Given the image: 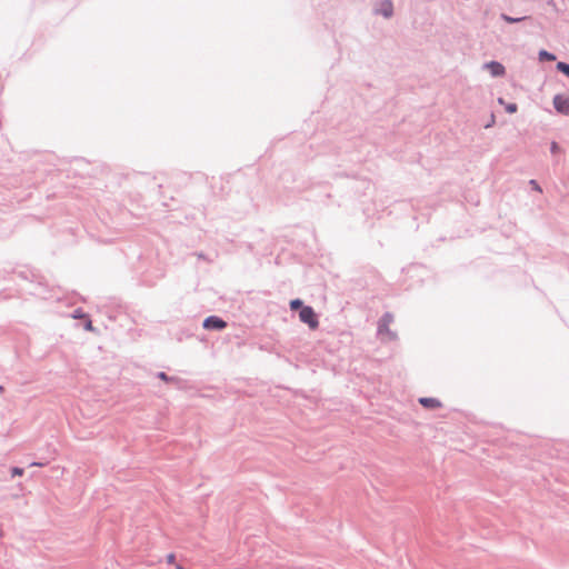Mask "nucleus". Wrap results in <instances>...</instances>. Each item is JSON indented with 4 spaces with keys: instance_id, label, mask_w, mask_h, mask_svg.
<instances>
[{
    "instance_id": "nucleus-1",
    "label": "nucleus",
    "mask_w": 569,
    "mask_h": 569,
    "mask_svg": "<svg viewBox=\"0 0 569 569\" xmlns=\"http://www.w3.org/2000/svg\"><path fill=\"white\" fill-rule=\"evenodd\" d=\"M299 318L312 330L317 329L319 326L318 317L311 307H302L299 312Z\"/></svg>"
},
{
    "instance_id": "nucleus-2",
    "label": "nucleus",
    "mask_w": 569,
    "mask_h": 569,
    "mask_svg": "<svg viewBox=\"0 0 569 569\" xmlns=\"http://www.w3.org/2000/svg\"><path fill=\"white\" fill-rule=\"evenodd\" d=\"M553 106L559 113L569 114V96L557 94L553 98Z\"/></svg>"
},
{
    "instance_id": "nucleus-3",
    "label": "nucleus",
    "mask_w": 569,
    "mask_h": 569,
    "mask_svg": "<svg viewBox=\"0 0 569 569\" xmlns=\"http://www.w3.org/2000/svg\"><path fill=\"white\" fill-rule=\"evenodd\" d=\"M226 326L227 323L222 319L214 316L208 317L203 322L206 329H223Z\"/></svg>"
},
{
    "instance_id": "nucleus-4",
    "label": "nucleus",
    "mask_w": 569,
    "mask_h": 569,
    "mask_svg": "<svg viewBox=\"0 0 569 569\" xmlns=\"http://www.w3.org/2000/svg\"><path fill=\"white\" fill-rule=\"evenodd\" d=\"M393 321V317L389 313L385 315L380 319L379 332L382 335H390L389 326Z\"/></svg>"
},
{
    "instance_id": "nucleus-5",
    "label": "nucleus",
    "mask_w": 569,
    "mask_h": 569,
    "mask_svg": "<svg viewBox=\"0 0 569 569\" xmlns=\"http://www.w3.org/2000/svg\"><path fill=\"white\" fill-rule=\"evenodd\" d=\"M486 68L495 77L502 76L505 73V67L501 63L496 62V61L487 63Z\"/></svg>"
},
{
    "instance_id": "nucleus-6",
    "label": "nucleus",
    "mask_w": 569,
    "mask_h": 569,
    "mask_svg": "<svg viewBox=\"0 0 569 569\" xmlns=\"http://www.w3.org/2000/svg\"><path fill=\"white\" fill-rule=\"evenodd\" d=\"M419 403L427 409H437L441 407V402L436 398H420Z\"/></svg>"
},
{
    "instance_id": "nucleus-7",
    "label": "nucleus",
    "mask_w": 569,
    "mask_h": 569,
    "mask_svg": "<svg viewBox=\"0 0 569 569\" xmlns=\"http://www.w3.org/2000/svg\"><path fill=\"white\" fill-rule=\"evenodd\" d=\"M380 12L386 17L389 18L392 14V3L391 1L387 0L381 3Z\"/></svg>"
},
{
    "instance_id": "nucleus-8",
    "label": "nucleus",
    "mask_w": 569,
    "mask_h": 569,
    "mask_svg": "<svg viewBox=\"0 0 569 569\" xmlns=\"http://www.w3.org/2000/svg\"><path fill=\"white\" fill-rule=\"evenodd\" d=\"M539 60L540 61H555L556 60V56L552 54V53H549L548 51L546 50H540L539 51Z\"/></svg>"
},
{
    "instance_id": "nucleus-9",
    "label": "nucleus",
    "mask_w": 569,
    "mask_h": 569,
    "mask_svg": "<svg viewBox=\"0 0 569 569\" xmlns=\"http://www.w3.org/2000/svg\"><path fill=\"white\" fill-rule=\"evenodd\" d=\"M557 69L569 77V64L566 62H558Z\"/></svg>"
},
{
    "instance_id": "nucleus-10",
    "label": "nucleus",
    "mask_w": 569,
    "mask_h": 569,
    "mask_svg": "<svg viewBox=\"0 0 569 569\" xmlns=\"http://www.w3.org/2000/svg\"><path fill=\"white\" fill-rule=\"evenodd\" d=\"M290 308H291L292 310H297V309H299V308H302V301H301V300H299V299L291 300V301H290Z\"/></svg>"
},
{
    "instance_id": "nucleus-11",
    "label": "nucleus",
    "mask_w": 569,
    "mask_h": 569,
    "mask_svg": "<svg viewBox=\"0 0 569 569\" xmlns=\"http://www.w3.org/2000/svg\"><path fill=\"white\" fill-rule=\"evenodd\" d=\"M502 19L508 23H513L523 20V18H511L509 16L502 14Z\"/></svg>"
},
{
    "instance_id": "nucleus-12",
    "label": "nucleus",
    "mask_w": 569,
    "mask_h": 569,
    "mask_svg": "<svg viewBox=\"0 0 569 569\" xmlns=\"http://www.w3.org/2000/svg\"><path fill=\"white\" fill-rule=\"evenodd\" d=\"M517 104L516 103H510L506 107V110L509 112V113H513L517 111Z\"/></svg>"
},
{
    "instance_id": "nucleus-13",
    "label": "nucleus",
    "mask_w": 569,
    "mask_h": 569,
    "mask_svg": "<svg viewBox=\"0 0 569 569\" xmlns=\"http://www.w3.org/2000/svg\"><path fill=\"white\" fill-rule=\"evenodd\" d=\"M22 475H23V469L18 468V467L12 469V476H22Z\"/></svg>"
},
{
    "instance_id": "nucleus-14",
    "label": "nucleus",
    "mask_w": 569,
    "mask_h": 569,
    "mask_svg": "<svg viewBox=\"0 0 569 569\" xmlns=\"http://www.w3.org/2000/svg\"><path fill=\"white\" fill-rule=\"evenodd\" d=\"M530 184L532 186V188H533L536 191H538V192H541V191H542V190H541V188H540V186L537 183V181H536V180H531V181H530Z\"/></svg>"
},
{
    "instance_id": "nucleus-15",
    "label": "nucleus",
    "mask_w": 569,
    "mask_h": 569,
    "mask_svg": "<svg viewBox=\"0 0 569 569\" xmlns=\"http://www.w3.org/2000/svg\"><path fill=\"white\" fill-rule=\"evenodd\" d=\"M158 377L163 381H170L171 378H169L164 372H159Z\"/></svg>"
},
{
    "instance_id": "nucleus-16",
    "label": "nucleus",
    "mask_w": 569,
    "mask_h": 569,
    "mask_svg": "<svg viewBox=\"0 0 569 569\" xmlns=\"http://www.w3.org/2000/svg\"><path fill=\"white\" fill-rule=\"evenodd\" d=\"M558 150H559L558 144H557L556 142H552V143H551V152H552V153H556V152H558Z\"/></svg>"
},
{
    "instance_id": "nucleus-17",
    "label": "nucleus",
    "mask_w": 569,
    "mask_h": 569,
    "mask_svg": "<svg viewBox=\"0 0 569 569\" xmlns=\"http://www.w3.org/2000/svg\"><path fill=\"white\" fill-rule=\"evenodd\" d=\"M86 329H87V330H89V331L93 330V328H92V322H91V320H90V319H88V320L86 321Z\"/></svg>"
},
{
    "instance_id": "nucleus-18",
    "label": "nucleus",
    "mask_w": 569,
    "mask_h": 569,
    "mask_svg": "<svg viewBox=\"0 0 569 569\" xmlns=\"http://www.w3.org/2000/svg\"><path fill=\"white\" fill-rule=\"evenodd\" d=\"M74 318H83L84 316L80 315L78 311L73 315Z\"/></svg>"
}]
</instances>
